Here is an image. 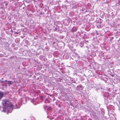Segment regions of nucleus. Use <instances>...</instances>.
Returning <instances> with one entry per match:
<instances>
[{"mask_svg": "<svg viewBox=\"0 0 120 120\" xmlns=\"http://www.w3.org/2000/svg\"><path fill=\"white\" fill-rule=\"evenodd\" d=\"M2 104L4 107V109L8 112H10L13 109H15L14 106L11 103L7 100H4L2 102Z\"/></svg>", "mask_w": 120, "mask_h": 120, "instance_id": "obj_1", "label": "nucleus"}, {"mask_svg": "<svg viewBox=\"0 0 120 120\" xmlns=\"http://www.w3.org/2000/svg\"><path fill=\"white\" fill-rule=\"evenodd\" d=\"M41 100H43V98L42 97H41Z\"/></svg>", "mask_w": 120, "mask_h": 120, "instance_id": "obj_5", "label": "nucleus"}, {"mask_svg": "<svg viewBox=\"0 0 120 120\" xmlns=\"http://www.w3.org/2000/svg\"><path fill=\"white\" fill-rule=\"evenodd\" d=\"M4 95L3 92H0V100L3 97Z\"/></svg>", "mask_w": 120, "mask_h": 120, "instance_id": "obj_3", "label": "nucleus"}, {"mask_svg": "<svg viewBox=\"0 0 120 120\" xmlns=\"http://www.w3.org/2000/svg\"><path fill=\"white\" fill-rule=\"evenodd\" d=\"M9 85H10V84H11V83H8V84H9Z\"/></svg>", "mask_w": 120, "mask_h": 120, "instance_id": "obj_6", "label": "nucleus"}, {"mask_svg": "<svg viewBox=\"0 0 120 120\" xmlns=\"http://www.w3.org/2000/svg\"><path fill=\"white\" fill-rule=\"evenodd\" d=\"M80 45L81 47H82L84 45V44L83 42H81L80 43Z\"/></svg>", "mask_w": 120, "mask_h": 120, "instance_id": "obj_4", "label": "nucleus"}, {"mask_svg": "<svg viewBox=\"0 0 120 120\" xmlns=\"http://www.w3.org/2000/svg\"><path fill=\"white\" fill-rule=\"evenodd\" d=\"M83 87L82 86L79 85H78L77 87V88L78 89L82 90L83 89Z\"/></svg>", "mask_w": 120, "mask_h": 120, "instance_id": "obj_2", "label": "nucleus"}, {"mask_svg": "<svg viewBox=\"0 0 120 120\" xmlns=\"http://www.w3.org/2000/svg\"><path fill=\"white\" fill-rule=\"evenodd\" d=\"M3 82V81H2V82H2H2Z\"/></svg>", "mask_w": 120, "mask_h": 120, "instance_id": "obj_7", "label": "nucleus"}]
</instances>
